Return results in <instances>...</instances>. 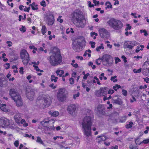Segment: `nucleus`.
Wrapping results in <instances>:
<instances>
[{
	"label": "nucleus",
	"mask_w": 149,
	"mask_h": 149,
	"mask_svg": "<svg viewBox=\"0 0 149 149\" xmlns=\"http://www.w3.org/2000/svg\"><path fill=\"white\" fill-rule=\"evenodd\" d=\"M92 120L91 117L86 116L83 119L81 122L82 130L84 134L87 138L91 135Z\"/></svg>",
	"instance_id": "obj_1"
},
{
	"label": "nucleus",
	"mask_w": 149,
	"mask_h": 149,
	"mask_svg": "<svg viewBox=\"0 0 149 149\" xmlns=\"http://www.w3.org/2000/svg\"><path fill=\"white\" fill-rule=\"evenodd\" d=\"M50 54V56L49 60L51 65L56 66L62 62V57L59 49H54Z\"/></svg>",
	"instance_id": "obj_2"
},
{
	"label": "nucleus",
	"mask_w": 149,
	"mask_h": 149,
	"mask_svg": "<svg viewBox=\"0 0 149 149\" xmlns=\"http://www.w3.org/2000/svg\"><path fill=\"white\" fill-rule=\"evenodd\" d=\"M107 24L111 28L115 30H119L121 29L123 26L122 22L119 20L112 18L107 22Z\"/></svg>",
	"instance_id": "obj_3"
},
{
	"label": "nucleus",
	"mask_w": 149,
	"mask_h": 149,
	"mask_svg": "<svg viewBox=\"0 0 149 149\" xmlns=\"http://www.w3.org/2000/svg\"><path fill=\"white\" fill-rule=\"evenodd\" d=\"M9 94L12 99L14 100L17 106H20L23 104L21 97L18 93L14 89H10Z\"/></svg>",
	"instance_id": "obj_4"
},
{
	"label": "nucleus",
	"mask_w": 149,
	"mask_h": 149,
	"mask_svg": "<svg viewBox=\"0 0 149 149\" xmlns=\"http://www.w3.org/2000/svg\"><path fill=\"white\" fill-rule=\"evenodd\" d=\"M68 93L65 88L59 89L57 92V99L60 102H63L67 100Z\"/></svg>",
	"instance_id": "obj_5"
},
{
	"label": "nucleus",
	"mask_w": 149,
	"mask_h": 149,
	"mask_svg": "<svg viewBox=\"0 0 149 149\" xmlns=\"http://www.w3.org/2000/svg\"><path fill=\"white\" fill-rule=\"evenodd\" d=\"M20 56L24 65H26L30 60L29 55L25 49H23L20 53Z\"/></svg>",
	"instance_id": "obj_6"
},
{
	"label": "nucleus",
	"mask_w": 149,
	"mask_h": 149,
	"mask_svg": "<svg viewBox=\"0 0 149 149\" xmlns=\"http://www.w3.org/2000/svg\"><path fill=\"white\" fill-rule=\"evenodd\" d=\"M71 19L73 22L79 21L81 18L83 17L81 11L76 10L74 11L71 15Z\"/></svg>",
	"instance_id": "obj_7"
},
{
	"label": "nucleus",
	"mask_w": 149,
	"mask_h": 149,
	"mask_svg": "<svg viewBox=\"0 0 149 149\" xmlns=\"http://www.w3.org/2000/svg\"><path fill=\"white\" fill-rule=\"evenodd\" d=\"M102 60L104 65L110 66L113 63V58L110 55L105 54L102 57Z\"/></svg>",
	"instance_id": "obj_8"
},
{
	"label": "nucleus",
	"mask_w": 149,
	"mask_h": 149,
	"mask_svg": "<svg viewBox=\"0 0 149 149\" xmlns=\"http://www.w3.org/2000/svg\"><path fill=\"white\" fill-rule=\"evenodd\" d=\"M45 19L48 25H52L54 23V19L52 14L46 15L45 16Z\"/></svg>",
	"instance_id": "obj_9"
},
{
	"label": "nucleus",
	"mask_w": 149,
	"mask_h": 149,
	"mask_svg": "<svg viewBox=\"0 0 149 149\" xmlns=\"http://www.w3.org/2000/svg\"><path fill=\"white\" fill-rule=\"evenodd\" d=\"M99 31L100 35L102 38H106L109 36V32L105 29H99Z\"/></svg>",
	"instance_id": "obj_10"
},
{
	"label": "nucleus",
	"mask_w": 149,
	"mask_h": 149,
	"mask_svg": "<svg viewBox=\"0 0 149 149\" xmlns=\"http://www.w3.org/2000/svg\"><path fill=\"white\" fill-rule=\"evenodd\" d=\"M77 109V107L74 104H71L68 106L67 110L70 114L73 115L75 113Z\"/></svg>",
	"instance_id": "obj_11"
},
{
	"label": "nucleus",
	"mask_w": 149,
	"mask_h": 149,
	"mask_svg": "<svg viewBox=\"0 0 149 149\" xmlns=\"http://www.w3.org/2000/svg\"><path fill=\"white\" fill-rule=\"evenodd\" d=\"M35 93L32 90L29 88H27L26 90V97L30 100H32L34 97Z\"/></svg>",
	"instance_id": "obj_12"
},
{
	"label": "nucleus",
	"mask_w": 149,
	"mask_h": 149,
	"mask_svg": "<svg viewBox=\"0 0 149 149\" xmlns=\"http://www.w3.org/2000/svg\"><path fill=\"white\" fill-rule=\"evenodd\" d=\"M97 112L99 114L104 116H107L106 109L102 105H99L97 107Z\"/></svg>",
	"instance_id": "obj_13"
},
{
	"label": "nucleus",
	"mask_w": 149,
	"mask_h": 149,
	"mask_svg": "<svg viewBox=\"0 0 149 149\" xmlns=\"http://www.w3.org/2000/svg\"><path fill=\"white\" fill-rule=\"evenodd\" d=\"M119 114L118 113L114 112L112 113L110 116V118L113 123H116L119 118Z\"/></svg>",
	"instance_id": "obj_14"
},
{
	"label": "nucleus",
	"mask_w": 149,
	"mask_h": 149,
	"mask_svg": "<svg viewBox=\"0 0 149 149\" xmlns=\"http://www.w3.org/2000/svg\"><path fill=\"white\" fill-rule=\"evenodd\" d=\"M135 42H134L132 41H127L125 42L124 44V48H128L132 49L133 47L135 45Z\"/></svg>",
	"instance_id": "obj_15"
},
{
	"label": "nucleus",
	"mask_w": 149,
	"mask_h": 149,
	"mask_svg": "<svg viewBox=\"0 0 149 149\" xmlns=\"http://www.w3.org/2000/svg\"><path fill=\"white\" fill-rule=\"evenodd\" d=\"M9 120L4 117L0 118V125L3 126H7L9 125Z\"/></svg>",
	"instance_id": "obj_16"
},
{
	"label": "nucleus",
	"mask_w": 149,
	"mask_h": 149,
	"mask_svg": "<svg viewBox=\"0 0 149 149\" xmlns=\"http://www.w3.org/2000/svg\"><path fill=\"white\" fill-rule=\"evenodd\" d=\"M5 76L2 74H0V86L3 87L5 85Z\"/></svg>",
	"instance_id": "obj_17"
},
{
	"label": "nucleus",
	"mask_w": 149,
	"mask_h": 149,
	"mask_svg": "<svg viewBox=\"0 0 149 149\" xmlns=\"http://www.w3.org/2000/svg\"><path fill=\"white\" fill-rule=\"evenodd\" d=\"M43 100L45 103L43 104L44 106L48 107L50 104L51 101L49 97H44Z\"/></svg>",
	"instance_id": "obj_18"
},
{
	"label": "nucleus",
	"mask_w": 149,
	"mask_h": 149,
	"mask_svg": "<svg viewBox=\"0 0 149 149\" xmlns=\"http://www.w3.org/2000/svg\"><path fill=\"white\" fill-rule=\"evenodd\" d=\"M112 102L115 104L119 105H121L123 102L121 99L118 97L116 98L115 97H113L112 99Z\"/></svg>",
	"instance_id": "obj_19"
},
{
	"label": "nucleus",
	"mask_w": 149,
	"mask_h": 149,
	"mask_svg": "<svg viewBox=\"0 0 149 149\" xmlns=\"http://www.w3.org/2000/svg\"><path fill=\"white\" fill-rule=\"evenodd\" d=\"M108 89V88L106 87L101 88H100L99 90L100 91L102 96H104L105 95L107 94Z\"/></svg>",
	"instance_id": "obj_20"
},
{
	"label": "nucleus",
	"mask_w": 149,
	"mask_h": 149,
	"mask_svg": "<svg viewBox=\"0 0 149 149\" xmlns=\"http://www.w3.org/2000/svg\"><path fill=\"white\" fill-rule=\"evenodd\" d=\"M14 119L16 123H20L21 119V116L19 113H17L14 116Z\"/></svg>",
	"instance_id": "obj_21"
},
{
	"label": "nucleus",
	"mask_w": 149,
	"mask_h": 149,
	"mask_svg": "<svg viewBox=\"0 0 149 149\" xmlns=\"http://www.w3.org/2000/svg\"><path fill=\"white\" fill-rule=\"evenodd\" d=\"M0 108L3 111L5 112H6L9 111V109L8 107L6 106V105L5 104H2Z\"/></svg>",
	"instance_id": "obj_22"
},
{
	"label": "nucleus",
	"mask_w": 149,
	"mask_h": 149,
	"mask_svg": "<svg viewBox=\"0 0 149 149\" xmlns=\"http://www.w3.org/2000/svg\"><path fill=\"white\" fill-rule=\"evenodd\" d=\"M83 17L81 18L79 21L76 22L77 24H79L78 26L79 27H84L85 26V23L84 22Z\"/></svg>",
	"instance_id": "obj_23"
},
{
	"label": "nucleus",
	"mask_w": 149,
	"mask_h": 149,
	"mask_svg": "<svg viewBox=\"0 0 149 149\" xmlns=\"http://www.w3.org/2000/svg\"><path fill=\"white\" fill-rule=\"evenodd\" d=\"M57 76H59L60 77L62 76V75L64 73V71L63 70H61L58 69L56 72Z\"/></svg>",
	"instance_id": "obj_24"
},
{
	"label": "nucleus",
	"mask_w": 149,
	"mask_h": 149,
	"mask_svg": "<svg viewBox=\"0 0 149 149\" xmlns=\"http://www.w3.org/2000/svg\"><path fill=\"white\" fill-rule=\"evenodd\" d=\"M72 48L76 52H78L79 51V47L77 45L72 44Z\"/></svg>",
	"instance_id": "obj_25"
},
{
	"label": "nucleus",
	"mask_w": 149,
	"mask_h": 149,
	"mask_svg": "<svg viewBox=\"0 0 149 149\" xmlns=\"http://www.w3.org/2000/svg\"><path fill=\"white\" fill-rule=\"evenodd\" d=\"M53 121V123H54V122L52 120H49L48 119H45L44 120L41 122V125H44V124L45 123H48L49 122H51Z\"/></svg>",
	"instance_id": "obj_26"
},
{
	"label": "nucleus",
	"mask_w": 149,
	"mask_h": 149,
	"mask_svg": "<svg viewBox=\"0 0 149 149\" xmlns=\"http://www.w3.org/2000/svg\"><path fill=\"white\" fill-rule=\"evenodd\" d=\"M91 52V51L90 49H88L87 50H86L84 54L83 55V56H86V55L87 54L89 57H90L91 56V55L90 54V53Z\"/></svg>",
	"instance_id": "obj_27"
},
{
	"label": "nucleus",
	"mask_w": 149,
	"mask_h": 149,
	"mask_svg": "<svg viewBox=\"0 0 149 149\" xmlns=\"http://www.w3.org/2000/svg\"><path fill=\"white\" fill-rule=\"evenodd\" d=\"M58 79V78L57 77L55 76L54 75H52L51 76V80L52 81H54L55 82H56L57 81Z\"/></svg>",
	"instance_id": "obj_28"
},
{
	"label": "nucleus",
	"mask_w": 149,
	"mask_h": 149,
	"mask_svg": "<svg viewBox=\"0 0 149 149\" xmlns=\"http://www.w3.org/2000/svg\"><path fill=\"white\" fill-rule=\"evenodd\" d=\"M133 123L132 122H130L125 125V127L127 129H129L132 127Z\"/></svg>",
	"instance_id": "obj_29"
},
{
	"label": "nucleus",
	"mask_w": 149,
	"mask_h": 149,
	"mask_svg": "<svg viewBox=\"0 0 149 149\" xmlns=\"http://www.w3.org/2000/svg\"><path fill=\"white\" fill-rule=\"evenodd\" d=\"M95 93V95L97 97H99L102 96L101 93L100 91L99 90L96 91Z\"/></svg>",
	"instance_id": "obj_30"
},
{
	"label": "nucleus",
	"mask_w": 149,
	"mask_h": 149,
	"mask_svg": "<svg viewBox=\"0 0 149 149\" xmlns=\"http://www.w3.org/2000/svg\"><path fill=\"white\" fill-rule=\"evenodd\" d=\"M97 139H100L102 141H105L107 139L106 136H99L97 137Z\"/></svg>",
	"instance_id": "obj_31"
},
{
	"label": "nucleus",
	"mask_w": 149,
	"mask_h": 149,
	"mask_svg": "<svg viewBox=\"0 0 149 149\" xmlns=\"http://www.w3.org/2000/svg\"><path fill=\"white\" fill-rule=\"evenodd\" d=\"M36 142L42 144H44V143H43L42 140L41 139L40 137L39 136H38L37 137Z\"/></svg>",
	"instance_id": "obj_32"
},
{
	"label": "nucleus",
	"mask_w": 149,
	"mask_h": 149,
	"mask_svg": "<svg viewBox=\"0 0 149 149\" xmlns=\"http://www.w3.org/2000/svg\"><path fill=\"white\" fill-rule=\"evenodd\" d=\"M24 126L26 127L28 125V124L26 122V121L24 119H22L20 121V122Z\"/></svg>",
	"instance_id": "obj_33"
},
{
	"label": "nucleus",
	"mask_w": 149,
	"mask_h": 149,
	"mask_svg": "<svg viewBox=\"0 0 149 149\" xmlns=\"http://www.w3.org/2000/svg\"><path fill=\"white\" fill-rule=\"evenodd\" d=\"M107 5V6L106 7V8H112V5L110 3L109 1H107L105 3V5Z\"/></svg>",
	"instance_id": "obj_34"
},
{
	"label": "nucleus",
	"mask_w": 149,
	"mask_h": 149,
	"mask_svg": "<svg viewBox=\"0 0 149 149\" xmlns=\"http://www.w3.org/2000/svg\"><path fill=\"white\" fill-rule=\"evenodd\" d=\"M145 66H146V69H148V66H149V60H148L146 61L145 62H144V63L143 64V66L144 67Z\"/></svg>",
	"instance_id": "obj_35"
},
{
	"label": "nucleus",
	"mask_w": 149,
	"mask_h": 149,
	"mask_svg": "<svg viewBox=\"0 0 149 149\" xmlns=\"http://www.w3.org/2000/svg\"><path fill=\"white\" fill-rule=\"evenodd\" d=\"M46 27L45 26H43L42 29V32L43 35H44L46 33Z\"/></svg>",
	"instance_id": "obj_36"
},
{
	"label": "nucleus",
	"mask_w": 149,
	"mask_h": 149,
	"mask_svg": "<svg viewBox=\"0 0 149 149\" xmlns=\"http://www.w3.org/2000/svg\"><path fill=\"white\" fill-rule=\"evenodd\" d=\"M121 88V86L119 85L116 84L115 86H114L113 87V89L115 91H116L117 89H119V88Z\"/></svg>",
	"instance_id": "obj_37"
},
{
	"label": "nucleus",
	"mask_w": 149,
	"mask_h": 149,
	"mask_svg": "<svg viewBox=\"0 0 149 149\" xmlns=\"http://www.w3.org/2000/svg\"><path fill=\"white\" fill-rule=\"evenodd\" d=\"M117 77L116 76H114L113 77H111V80L113 81V82H116L117 81V79H116Z\"/></svg>",
	"instance_id": "obj_38"
},
{
	"label": "nucleus",
	"mask_w": 149,
	"mask_h": 149,
	"mask_svg": "<svg viewBox=\"0 0 149 149\" xmlns=\"http://www.w3.org/2000/svg\"><path fill=\"white\" fill-rule=\"evenodd\" d=\"M103 44H101L100 46L97 47L96 48V50L97 51H99L100 49H104V47H103Z\"/></svg>",
	"instance_id": "obj_39"
},
{
	"label": "nucleus",
	"mask_w": 149,
	"mask_h": 149,
	"mask_svg": "<svg viewBox=\"0 0 149 149\" xmlns=\"http://www.w3.org/2000/svg\"><path fill=\"white\" fill-rule=\"evenodd\" d=\"M127 117L125 116H123L120 120V123H124L126 121V119Z\"/></svg>",
	"instance_id": "obj_40"
},
{
	"label": "nucleus",
	"mask_w": 149,
	"mask_h": 149,
	"mask_svg": "<svg viewBox=\"0 0 149 149\" xmlns=\"http://www.w3.org/2000/svg\"><path fill=\"white\" fill-rule=\"evenodd\" d=\"M141 71V68H140L138 70H137L136 69H134L133 70V71L134 73H140Z\"/></svg>",
	"instance_id": "obj_41"
},
{
	"label": "nucleus",
	"mask_w": 149,
	"mask_h": 149,
	"mask_svg": "<svg viewBox=\"0 0 149 149\" xmlns=\"http://www.w3.org/2000/svg\"><path fill=\"white\" fill-rule=\"evenodd\" d=\"M19 30L21 31L24 33L26 31V29L25 26H22V28L19 29Z\"/></svg>",
	"instance_id": "obj_42"
},
{
	"label": "nucleus",
	"mask_w": 149,
	"mask_h": 149,
	"mask_svg": "<svg viewBox=\"0 0 149 149\" xmlns=\"http://www.w3.org/2000/svg\"><path fill=\"white\" fill-rule=\"evenodd\" d=\"M102 60V58H99L98 59H97L96 61V63L98 65H99L100 64L101 61Z\"/></svg>",
	"instance_id": "obj_43"
},
{
	"label": "nucleus",
	"mask_w": 149,
	"mask_h": 149,
	"mask_svg": "<svg viewBox=\"0 0 149 149\" xmlns=\"http://www.w3.org/2000/svg\"><path fill=\"white\" fill-rule=\"evenodd\" d=\"M58 111H54L52 113V115L53 116L56 117L58 116Z\"/></svg>",
	"instance_id": "obj_44"
},
{
	"label": "nucleus",
	"mask_w": 149,
	"mask_h": 149,
	"mask_svg": "<svg viewBox=\"0 0 149 149\" xmlns=\"http://www.w3.org/2000/svg\"><path fill=\"white\" fill-rule=\"evenodd\" d=\"M149 142V139H146L143 140L141 142L142 143H144L145 144L148 143Z\"/></svg>",
	"instance_id": "obj_45"
},
{
	"label": "nucleus",
	"mask_w": 149,
	"mask_h": 149,
	"mask_svg": "<svg viewBox=\"0 0 149 149\" xmlns=\"http://www.w3.org/2000/svg\"><path fill=\"white\" fill-rule=\"evenodd\" d=\"M40 5L42 6L45 7L46 6V4L45 1L43 0L40 2Z\"/></svg>",
	"instance_id": "obj_46"
},
{
	"label": "nucleus",
	"mask_w": 149,
	"mask_h": 149,
	"mask_svg": "<svg viewBox=\"0 0 149 149\" xmlns=\"http://www.w3.org/2000/svg\"><path fill=\"white\" fill-rule=\"evenodd\" d=\"M130 149H138V147L136 146H134L132 145H130L129 146Z\"/></svg>",
	"instance_id": "obj_47"
},
{
	"label": "nucleus",
	"mask_w": 149,
	"mask_h": 149,
	"mask_svg": "<svg viewBox=\"0 0 149 149\" xmlns=\"http://www.w3.org/2000/svg\"><path fill=\"white\" fill-rule=\"evenodd\" d=\"M135 142L137 145H140L141 143H142L138 139H136L135 140Z\"/></svg>",
	"instance_id": "obj_48"
},
{
	"label": "nucleus",
	"mask_w": 149,
	"mask_h": 149,
	"mask_svg": "<svg viewBox=\"0 0 149 149\" xmlns=\"http://www.w3.org/2000/svg\"><path fill=\"white\" fill-rule=\"evenodd\" d=\"M90 44L91 45V47L92 48H94L95 47V42H90Z\"/></svg>",
	"instance_id": "obj_49"
},
{
	"label": "nucleus",
	"mask_w": 149,
	"mask_h": 149,
	"mask_svg": "<svg viewBox=\"0 0 149 149\" xmlns=\"http://www.w3.org/2000/svg\"><path fill=\"white\" fill-rule=\"evenodd\" d=\"M19 141L18 140H16L14 143L15 146L16 147H17L19 146Z\"/></svg>",
	"instance_id": "obj_50"
},
{
	"label": "nucleus",
	"mask_w": 149,
	"mask_h": 149,
	"mask_svg": "<svg viewBox=\"0 0 149 149\" xmlns=\"http://www.w3.org/2000/svg\"><path fill=\"white\" fill-rule=\"evenodd\" d=\"M25 8H24V10L25 12H29L30 9V7L27 8L26 6L25 7Z\"/></svg>",
	"instance_id": "obj_51"
},
{
	"label": "nucleus",
	"mask_w": 149,
	"mask_h": 149,
	"mask_svg": "<svg viewBox=\"0 0 149 149\" xmlns=\"http://www.w3.org/2000/svg\"><path fill=\"white\" fill-rule=\"evenodd\" d=\"M94 78L95 79H96V80L97 81V84L100 85L101 84L100 83L99 80V79L97 77H96V76L94 77Z\"/></svg>",
	"instance_id": "obj_52"
},
{
	"label": "nucleus",
	"mask_w": 149,
	"mask_h": 149,
	"mask_svg": "<svg viewBox=\"0 0 149 149\" xmlns=\"http://www.w3.org/2000/svg\"><path fill=\"white\" fill-rule=\"evenodd\" d=\"M123 92V94L125 96H126L127 95V91L123 89L122 91Z\"/></svg>",
	"instance_id": "obj_53"
},
{
	"label": "nucleus",
	"mask_w": 149,
	"mask_h": 149,
	"mask_svg": "<svg viewBox=\"0 0 149 149\" xmlns=\"http://www.w3.org/2000/svg\"><path fill=\"white\" fill-rule=\"evenodd\" d=\"M79 95V93L78 92L77 93L74 94L73 95V98L74 99H75L76 97H78Z\"/></svg>",
	"instance_id": "obj_54"
},
{
	"label": "nucleus",
	"mask_w": 149,
	"mask_h": 149,
	"mask_svg": "<svg viewBox=\"0 0 149 149\" xmlns=\"http://www.w3.org/2000/svg\"><path fill=\"white\" fill-rule=\"evenodd\" d=\"M10 64L9 63H6L4 65V66L6 69H8L10 67Z\"/></svg>",
	"instance_id": "obj_55"
},
{
	"label": "nucleus",
	"mask_w": 149,
	"mask_h": 149,
	"mask_svg": "<svg viewBox=\"0 0 149 149\" xmlns=\"http://www.w3.org/2000/svg\"><path fill=\"white\" fill-rule=\"evenodd\" d=\"M23 70V68L22 67H21L20 68V70L19 72L21 74H23L24 73Z\"/></svg>",
	"instance_id": "obj_56"
},
{
	"label": "nucleus",
	"mask_w": 149,
	"mask_h": 149,
	"mask_svg": "<svg viewBox=\"0 0 149 149\" xmlns=\"http://www.w3.org/2000/svg\"><path fill=\"white\" fill-rule=\"evenodd\" d=\"M127 27L125 29L126 31H127L128 29H130L131 26H130V24H127Z\"/></svg>",
	"instance_id": "obj_57"
},
{
	"label": "nucleus",
	"mask_w": 149,
	"mask_h": 149,
	"mask_svg": "<svg viewBox=\"0 0 149 149\" xmlns=\"http://www.w3.org/2000/svg\"><path fill=\"white\" fill-rule=\"evenodd\" d=\"M107 93L108 94H112L114 93V91L112 89H110L108 91V92L107 91Z\"/></svg>",
	"instance_id": "obj_58"
},
{
	"label": "nucleus",
	"mask_w": 149,
	"mask_h": 149,
	"mask_svg": "<svg viewBox=\"0 0 149 149\" xmlns=\"http://www.w3.org/2000/svg\"><path fill=\"white\" fill-rule=\"evenodd\" d=\"M70 81V84H72L74 83V79L72 78H71L69 79Z\"/></svg>",
	"instance_id": "obj_59"
},
{
	"label": "nucleus",
	"mask_w": 149,
	"mask_h": 149,
	"mask_svg": "<svg viewBox=\"0 0 149 149\" xmlns=\"http://www.w3.org/2000/svg\"><path fill=\"white\" fill-rule=\"evenodd\" d=\"M33 67L35 68V69H36V71H40V70L38 68V66L36 65H33Z\"/></svg>",
	"instance_id": "obj_60"
},
{
	"label": "nucleus",
	"mask_w": 149,
	"mask_h": 149,
	"mask_svg": "<svg viewBox=\"0 0 149 149\" xmlns=\"http://www.w3.org/2000/svg\"><path fill=\"white\" fill-rule=\"evenodd\" d=\"M6 43L8 44V47H11L12 46V42L11 41H8L6 42Z\"/></svg>",
	"instance_id": "obj_61"
},
{
	"label": "nucleus",
	"mask_w": 149,
	"mask_h": 149,
	"mask_svg": "<svg viewBox=\"0 0 149 149\" xmlns=\"http://www.w3.org/2000/svg\"><path fill=\"white\" fill-rule=\"evenodd\" d=\"M120 61V59L116 57L115 59V62L116 64L118 63L119 61Z\"/></svg>",
	"instance_id": "obj_62"
},
{
	"label": "nucleus",
	"mask_w": 149,
	"mask_h": 149,
	"mask_svg": "<svg viewBox=\"0 0 149 149\" xmlns=\"http://www.w3.org/2000/svg\"><path fill=\"white\" fill-rule=\"evenodd\" d=\"M142 31H143V33H144V35L145 36H146L148 35V34L147 33L146 30H140V32H141V33H142Z\"/></svg>",
	"instance_id": "obj_63"
},
{
	"label": "nucleus",
	"mask_w": 149,
	"mask_h": 149,
	"mask_svg": "<svg viewBox=\"0 0 149 149\" xmlns=\"http://www.w3.org/2000/svg\"><path fill=\"white\" fill-rule=\"evenodd\" d=\"M104 73H102L100 75V77H99V78L100 80H102V77H104Z\"/></svg>",
	"instance_id": "obj_64"
}]
</instances>
